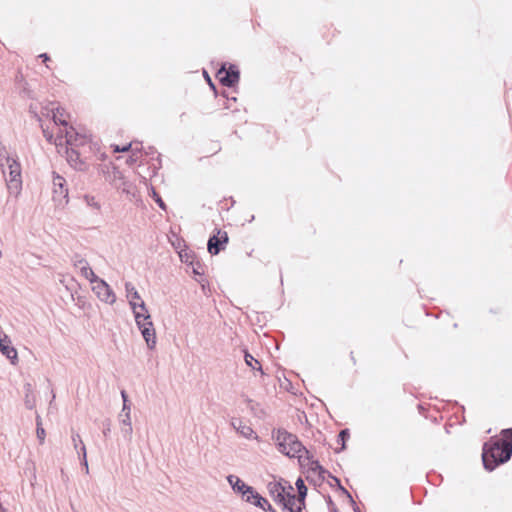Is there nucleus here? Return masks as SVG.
<instances>
[{
	"label": "nucleus",
	"mask_w": 512,
	"mask_h": 512,
	"mask_svg": "<svg viewBox=\"0 0 512 512\" xmlns=\"http://www.w3.org/2000/svg\"><path fill=\"white\" fill-rule=\"evenodd\" d=\"M500 439H491L483 446L482 460L484 467L492 471L499 464L508 461L512 454V428L505 429Z\"/></svg>",
	"instance_id": "1"
},
{
	"label": "nucleus",
	"mask_w": 512,
	"mask_h": 512,
	"mask_svg": "<svg viewBox=\"0 0 512 512\" xmlns=\"http://www.w3.org/2000/svg\"><path fill=\"white\" fill-rule=\"evenodd\" d=\"M43 134L46 140L56 147H62L63 145H66V148L80 147L88 144L91 140L90 135L78 132L73 126L60 129L56 136L47 129H43Z\"/></svg>",
	"instance_id": "2"
},
{
	"label": "nucleus",
	"mask_w": 512,
	"mask_h": 512,
	"mask_svg": "<svg viewBox=\"0 0 512 512\" xmlns=\"http://www.w3.org/2000/svg\"><path fill=\"white\" fill-rule=\"evenodd\" d=\"M276 441L278 450L288 457H296L300 459L307 453V450L297 437L286 431L279 430L277 432Z\"/></svg>",
	"instance_id": "3"
},
{
	"label": "nucleus",
	"mask_w": 512,
	"mask_h": 512,
	"mask_svg": "<svg viewBox=\"0 0 512 512\" xmlns=\"http://www.w3.org/2000/svg\"><path fill=\"white\" fill-rule=\"evenodd\" d=\"M275 500L290 512H300L302 509V498L296 497L292 486L285 487L275 484L271 490Z\"/></svg>",
	"instance_id": "4"
},
{
	"label": "nucleus",
	"mask_w": 512,
	"mask_h": 512,
	"mask_svg": "<svg viewBox=\"0 0 512 512\" xmlns=\"http://www.w3.org/2000/svg\"><path fill=\"white\" fill-rule=\"evenodd\" d=\"M6 165L9 170L8 178L6 179L7 189L10 194L17 197L22 189L21 165L12 157L6 158Z\"/></svg>",
	"instance_id": "5"
},
{
	"label": "nucleus",
	"mask_w": 512,
	"mask_h": 512,
	"mask_svg": "<svg viewBox=\"0 0 512 512\" xmlns=\"http://www.w3.org/2000/svg\"><path fill=\"white\" fill-rule=\"evenodd\" d=\"M126 289V297L129 301L131 309L134 313L135 318L138 320L142 318L143 320H148L150 318L149 311L143 301L142 297L139 295L138 291L131 283L125 284Z\"/></svg>",
	"instance_id": "6"
},
{
	"label": "nucleus",
	"mask_w": 512,
	"mask_h": 512,
	"mask_svg": "<svg viewBox=\"0 0 512 512\" xmlns=\"http://www.w3.org/2000/svg\"><path fill=\"white\" fill-rule=\"evenodd\" d=\"M229 242L228 233L221 229H215L214 234L209 238L207 248L210 254L217 255L224 250Z\"/></svg>",
	"instance_id": "7"
},
{
	"label": "nucleus",
	"mask_w": 512,
	"mask_h": 512,
	"mask_svg": "<svg viewBox=\"0 0 512 512\" xmlns=\"http://www.w3.org/2000/svg\"><path fill=\"white\" fill-rule=\"evenodd\" d=\"M217 78L222 85L232 87L239 81V71L232 65L228 69L222 67L217 72Z\"/></svg>",
	"instance_id": "8"
},
{
	"label": "nucleus",
	"mask_w": 512,
	"mask_h": 512,
	"mask_svg": "<svg viewBox=\"0 0 512 512\" xmlns=\"http://www.w3.org/2000/svg\"><path fill=\"white\" fill-rule=\"evenodd\" d=\"M93 290L97 293L98 297L108 303L115 301V295L111 291L110 287L102 280H97Z\"/></svg>",
	"instance_id": "9"
},
{
	"label": "nucleus",
	"mask_w": 512,
	"mask_h": 512,
	"mask_svg": "<svg viewBox=\"0 0 512 512\" xmlns=\"http://www.w3.org/2000/svg\"><path fill=\"white\" fill-rule=\"evenodd\" d=\"M141 333L149 348H154L156 345V333L153 322H143L139 326Z\"/></svg>",
	"instance_id": "10"
},
{
	"label": "nucleus",
	"mask_w": 512,
	"mask_h": 512,
	"mask_svg": "<svg viewBox=\"0 0 512 512\" xmlns=\"http://www.w3.org/2000/svg\"><path fill=\"white\" fill-rule=\"evenodd\" d=\"M70 114L62 107H57L52 110V119L56 125L62 126L63 129L70 127Z\"/></svg>",
	"instance_id": "11"
},
{
	"label": "nucleus",
	"mask_w": 512,
	"mask_h": 512,
	"mask_svg": "<svg viewBox=\"0 0 512 512\" xmlns=\"http://www.w3.org/2000/svg\"><path fill=\"white\" fill-rule=\"evenodd\" d=\"M66 155L72 167L78 170L85 168V161L80 157V153L75 148H66Z\"/></svg>",
	"instance_id": "12"
},
{
	"label": "nucleus",
	"mask_w": 512,
	"mask_h": 512,
	"mask_svg": "<svg viewBox=\"0 0 512 512\" xmlns=\"http://www.w3.org/2000/svg\"><path fill=\"white\" fill-rule=\"evenodd\" d=\"M66 181L65 179L60 176L56 175L53 178V186H54V194L60 198L66 199L68 196V189L65 186Z\"/></svg>",
	"instance_id": "13"
},
{
	"label": "nucleus",
	"mask_w": 512,
	"mask_h": 512,
	"mask_svg": "<svg viewBox=\"0 0 512 512\" xmlns=\"http://www.w3.org/2000/svg\"><path fill=\"white\" fill-rule=\"evenodd\" d=\"M78 266L80 268L81 274L90 282L94 283L98 280L94 271L91 267H89L88 263L84 260L78 262Z\"/></svg>",
	"instance_id": "14"
},
{
	"label": "nucleus",
	"mask_w": 512,
	"mask_h": 512,
	"mask_svg": "<svg viewBox=\"0 0 512 512\" xmlns=\"http://www.w3.org/2000/svg\"><path fill=\"white\" fill-rule=\"evenodd\" d=\"M228 481L233 486V489L238 492H241L242 495H244V491L246 490V488L250 487L247 486L241 479L234 475H230L228 477Z\"/></svg>",
	"instance_id": "15"
},
{
	"label": "nucleus",
	"mask_w": 512,
	"mask_h": 512,
	"mask_svg": "<svg viewBox=\"0 0 512 512\" xmlns=\"http://www.w3.org/2000/svg\"><path fill=\"white\" fill-rule=\"evenodd\" d=\"M131 155L127 159V164L132 165L136 163L142 157L141 147L138 144L134 145L132 143V149L129 150Z\"/></svg>",
	"instance_id": "16"
},
{
	"label": "nucleus",
	"mask_w": 512,
	"mask_h": 512,
	"mask_svg": "<svg viewBox=\"0 0 512 512\" xmlns=\"http://www.w3.org/2000/svg\"><path fill=\"white\" fill-rule=\"evenodd\" d=\"M85 201L89 207L99 212L101 209V202L95 196L87 195L85 196Z\"/></svg>",
	"instance_id": "17"
},
{
	"label": "nucleus",
	"mask_w": 512,
	"mask_h": 512,
	"mask_svg": "<svg viewBox=\"0 0 512 512\" xmlns=\"http://www.w3.org/2000/svg\"><path fill=\"white\" fill-rule=\"evenodd\" d=\"M237 431L246 438H252L255 434L250 426L243 424L242 422L239 423Z\"/></svg>",
	"instance_id": "18"
},
{
	"label": "nucleus",
	"mask_w": 512,
	"mask_h": 512,
	"mask_svg": "<svg viewBox=\"0 0 512 512\" xmlns=\"http://www.w3.org/2000/svg\"><path fill=\"white\" fill-rule=\"evenodd\" d=\"M36 424H37V429H36L37 438L39 439V442L41 444H43L45 441L46 432L42 426V420L39 416L37 417Z\"/></svg>",
	"instance_id": "19"
},
{
	"label": "nucleus",
	"mask_w": 512,
	"mask_h": 512,
	"mask_svg": "<svg viewBox=\"0 0 512 512\" xmlns=\"http://www.w3.org/2000/svg\"><path fill=\"white\" fill-rule=\"evenodd\" d=\"M245 362L251 367L253 370H260L261 366L258 360H256L251 354L248 352L245 353Z\"/></svg>",
	"instance_id": "20"
},
{
	"label": "nucleus",
	"mask_w": 512,
	"mask_h": 512,
	"mask_svg": "<svg viewBox=\"0 0 512 512\" xmlns=\"http://www.w3.org/2000/svg\"><path fill=\"white\" fill-rule=\"evenodd\" d=\"M256 496H260V494L257 493L252 487L246 488L243 495L245 500L251 504H253V501H255Z\"/></svg>",
	"instance_id": "21"
},
{
	"label": "nucleus",
	"mask_w": 512,
	"mask_h": 512,
	"mask_svg": "<svg viewBox=\"0 0 512 512\" xmlns=\"http://www.w3.org/2000/svg\"><path fill=\"white\" fill-rule=\"evenodd\" d=\"M253 505L260 507L263 510H266L267 507H268V509H271V506L268 503V501L265 498H263L261 495L255 497V501H253Z\"/></svg>",
	"instance_id": "22"
},
{
	"label": "nucleus",
	"mask_w": 512,
	"mask_h": 512,
	"mask_svg": "<svg viewBox=\"0 0 512 512\" xmlns=\"http://www.w3.org/2000/svg\"><path fill=\"white\" fill-rule=\"evenodd\" d=\"M72 441H73V444H74L75 448L78 447V443L83 444L79 434H74L72 436ZM81 450L83 451L84 461H85V464L87 465V461H86V448H85L84 445H82Z\"/></svg>",
	"instance_id": "23"
},
{
	"label": "nucleus",
	"mask_w": 512,
	"mask_h": 512,
	"mask_svg": "<svg viewBox=\"0 0 512 512\" xmlns=\"http://www.w3.org/2000/svg\"><path fill=\"white\" fill-rule=\"evenodd\" d=\"M296 485L298 487V490H299V495L297 497H301L302 498V506L304 505V497L306 495V487L304 485V482L301 480V479H298L297 482H296Z\"/></svg>",
	"instance_id": "24"
},
{
	"label": "nucleus",
	"mask_w": 512,
	"mask_h": 512,
	"mask_svg": "<svg viewBox=\"0 0 512 512\" xmlns=\"http://www.w3.org/2000/svg\"><path fill=\"white\" fill-rule=\"evenodd\" d=\"M111 148H112L113 152H115V153H117V152H128L130 149H132V143H129V144L124 145V146L111 145Z\"/></svg>",
	"instance_id": "25"
},
{
	"label": "nucleus",
	"mask_w": 512,
	"mask_h": 512,
	"mask_svg": "<svg viewBox=\"0 0 512 512\" xmlns=\"http://www.w3.org/2000/svg\"><path fill=\"white\" fill-rule=\"evenodd\" d=\"M349 438V433L347 430H342L338 435V442H341V449L345 448V441Z\"/></svg>",
	"instance_id": "26"
},
{
	"label": "nucleus",
	"mask_w": 512,
	"mask_h": 512,
	"mask_svg": "<svg viewBox=\"0 0 512 512\" xmlns=\"http://www.w3.org/2000/svg\"><path fill=\"white\" fill-rule=\"evenodd\" d=\"M153 198H154V200L158 203V205H159L163 210H166V205H165V203L163 202V200L161 199V197H160L156 192H153Z\"/></svg>",
	"instance_id": "27"
},
{
	"label": "nucleus",
	"mask_w": 512,
	"mask_h": 512,
	"mask_svg": "<svg viewBox=\"0 0 512 512\" xmlns=\"http://www.w3.org/2000/svg\"><path fill=\"white\" fill-rule=\"evenodd\" d=\"M40 58L43 59V62L46 63L47 61L50 60L49 56L47 54H41L40 55Z\"/></svg>",
	"instance_id": "28"
},
{
	"label": "nucleus",
	"mask_w": 512,
	"mask_h": 512,
	"mask_svg": "<svg viewBox=\"0 0 512 512\" xmlns=\"http://www.w3.org/2000/svg\"><path fill=\"white\" fill-rule=\"evenodd\" d=\"M122 397H123V400L125 402L126 401V393L124 391H122Z\"/></svg>",
	"instance_id": "29"
},
{
	"label": "nucleus",
	"mask_w": 512,
	"mask_h": 512,
	"mask_svg": "<svg viewBox=\"0 0 512 512\" xmlns=\"http://www.w3.org/2000/svg\"><path fill=\"white\" fill-rule=\"evenodd\" d=\"M0 512H7L6 509L2 505H0Z\"/></svg>",
	"instance_id": "30"
}]
</instances>
